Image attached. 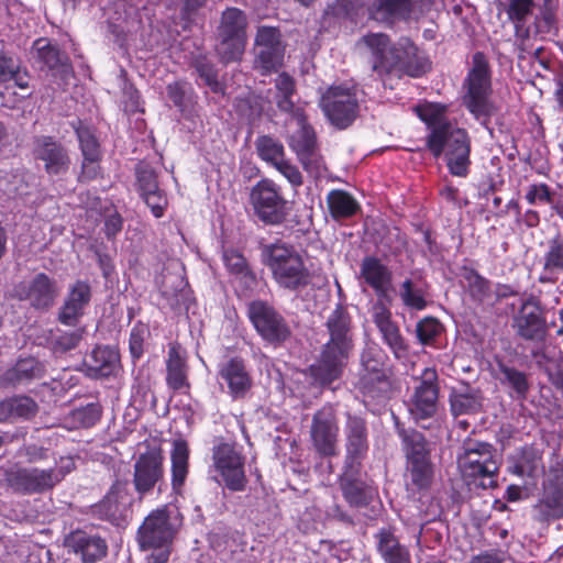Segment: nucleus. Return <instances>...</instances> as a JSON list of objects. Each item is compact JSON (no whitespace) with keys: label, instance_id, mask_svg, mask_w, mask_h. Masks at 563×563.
<instances>
[{"label":"nucleus","instance_id":"nucleus-1","mask_svg":"<svg viewBox=\"0 0 563 563\" xmlns=\"http://www.w3.org/2000/svg\"><path fill=\"white\" fill-rule=\"evenodd\" d=\"M417 115L429 129L427 146L438 158L443 153L450 173L464 177L470 166V140L465 130L454 126L446 118V106L426 102L415 107Z\"/></svg>","mask_w":563,"mask_h":563},{"label":"nucleus","instance_id":"nucleus-2","mask_svg":"<svg viewBox=\"0 0 563 563\" xmlns=\"http://www.w3.org/2000/svg\"><path fill=\"white\" fill-rule=\"evenodd\" d=\"M356 47L369 56L372 69L379 76L396 73L420 77L429 69L428 59L409 38L393 43L384 33H368L357 41Z\"/></svg>","mask_w":563,"mask_h":563},{"label":"nucleus","instance_id":"nucleus-3","mask_svg":"<svg viewBox=\"0 0 563 563\" xmlns=\"http://www.w3.org/2000/svg\"><path fill=\"white\" fill-rule=\"evenodd\" d=\"M327 328L330 340L325 343L319 361L309 368L313 383L321 386L340 377L353 346L351 319L344 307L338 306L331 312Z\"/></svg>","mask_w":563,"mask_h":563},{"label":"nucleus","instance_id":"nucleus-4","mask_svg":"<svg viewBox=\"0 0 563 563\" xmlns=\"http://www.w3.org/2000/svg\"><path fill=\"white\" fill-rule=\"evenodd\" d=\"M263 262L278 287L298 292L312 282V274L301 254L286 244H272L263 251Z\"/></svg>","mask_w":563,"mask_h":563},{"label":"nucleus","instance_id":"nucleus-5","mask_svg":"<svg viewBox=\"0 0 563 563\" xmlns=\"http://www.w3.org/2000/svg\"><path fill=\"white\" fill-rule=\"evenodd\" d=\"M179 526L178 511L168 506L153 510L139 528L137 541L142 550H152L148 563H166L170 544Z\"/></svg>","mask_w":563,"mask_h":563},{"label":"nucleus","instance_id":"nucleus-6","mask_svg":"<svg viewBox=\"0 0 563 563\" xmlns=\"http://www.w3.org/2000/svg\"><path fill=\"white\" fill-rule=\"evenodd\" d=\"M463 102L468 111L482 123L496 113L497 107L490 99L492 81L487 59L484 54L473 56L472 68L464 82Z\"/></svg>","mask_w":563,"mask_h":563},{"label":"nucleus","instance_id":"nucleus-7","mask_svg":"<svg viewBox=\"0 0 563 563\" xmlns=\"http://www.w3.org/2000/svg\"><path fill=\"white\" fill-rule=\"evenodd\" d=\"M288 144L297 154L305 169L312 175H320L323 162L317 152L316 136L310 125L307 124V118L300 108L290 113L287 121Z\"/></svg>","mask_w":563,"mask_h":563},{"label":"nucleus","instance_id":"nucleus-8","mask_svg":"<svg viewBox=\"0 0 563 563\" xmlns=\"http://www.w3.org/2000/svg\"><path fill=\"white\" fill-rule=\"evenodd\" d=\"M246 26L247 19L242 10L228 8L223 11L218 27L219 43L217 45V53L223 63L241 59L247 41Z\"/></svg>","mask_w":563,"mask_h":563},{"label":"nucleus","instance_id":"nucleus-9","mask_svg":"<svg viewBox=\"0 0 563 563\" xmlns=\"http://www.w3.org/2000/svg\"><path fill=\"white\" fill-rule=\"evenodd\" d=\"M457 466L463 478L471 483L477 479H489L498 472L495 450L485 442L467 440L457 455Z\"/></svg>","mask_w":563,"mask_h":563},{"label":"nucleus","instance_id":"nucleus-10","mask_svg":"<svg viewBox=\"0 0 563 563\" xmlns=\"http://www.w3.org/2000/svg\"><path fill=\"white\" fill-rule=\"evenodd\" d=\"M320 107L332 125L345 129L353 123L357 115L356 90L347 85L331 86L321 96Z\"/></svg>","mask_w":563,"mask_h":563},{"label":"nucleus","instance_id":"nucleus-11","mask_svg":"<svg viewBox=\"0 0 563 563\" xmlns=\"http://www.w3.org/2000/svg\"><path fill=\"white\" fill-rule=\"evenodd\" d=\"M251 202L257 217L268 224L282 223L289 212L282 188L271 179H262L253 187Z\"/></svg>","mask_w":563,"mask_h":563},{"label":"nucleus","instance_id":"nucleus-12","mask_svg":"<svg viewBox=\"0 0 563 563\" xmlns=\"http://www.w3.org/2000/svg\"><path fill=\"white\" fill-rule=\"evenodd\" d=\"M212 467L217 473L214 479L223 483L230 490L241 492L246 484L244 457L229 443L213 448Z\"/></svg>","mask_w":563,"mask_h":563},{"label":"nucleus","instance_id":"nucleus-13","mask_svg":"<svg viewBox=\"0 0 563 563\" xmlns=\"http://www.w3.org/2000/svg\"><path fill=\"white\" fill-rule=\"evenodd\" d=\"M339 419L331 406H324L312 417L310 439L316 452L322 456L339 453Z\"/></svg>","mask_w":563,"mask_h":563},{"label":"nucleus","instance_id":"nucleus-14","mask_svg":"<svg viewBox=\"0 0 563 563\" xmlns=\"http://www.w3.org/2000/svg\"><path fill=\"white\" fill-rule=\"evenodd\" d=\"M247 316L257 333L269 343H280L290 333L284 318L265 301H252L247 307Z\"/></svg>","mask_w":563,"mask_h":563},{"label":"nucleus","instance_id":"nucleus-15","mask_svg":"<svg viewBox=\"0 0 563 563\" xmlns=\"http://www.w3.org/2000/svg\"><path fill=\"white\" fill-rule=\"evenodd\" d=\"M163 452L157 446L148 448L139 455L134 464L133 483L140 495L152 490L163 478Z\"/></svg>","mask_w":563,"mask_h":563},{"label":"nucleus","instance_id":"nucleus-16","mask_svg":"<svg viewBox=\"0 0 563 563\" xmlns=\"http://www.w3.org/2000/svg\"><path fill=\"white\" fill-rule=\"evenodd\" d=\"M7 481L16 492L24 494H42L58 484V475L48 468L21 467L8 473Z\"/></svg>","mask_w":563,"mask_h":563},{"label":"nucleus","instance_id":"nucleus-17","mask_svg":"<svg viewBox=\"0 0 563 563\" xmlns=\"http://www.w3.org/2000/svg\"><path fill=\"white\" fill-rule=\"evenodd\" d=\"M435 382L437 372L433 368H424L421 382L416 386L409 405V411L415 419H424L435 412L438 400Z\"/></svg>","mask_w":563,"mask_h":563},{"label":"nucleus","instance_id":"nucleus-18","mask_svg":"<svg viewBox=\"0 0 563 563\" xmlns=\"http://www.w3.org/2000/svg\"><path fill=\"white\" fill-rule=\"evenodd\" d=\"M21 300H29L35 308H48L58 295L56 282L44 273L36 274L29 283H21L15 288Z\"/></svg>","mask_w":563,"mask_h":563},{"label":"nucleus","instance_id":"nucleus-19","mask_svg":"<svg viewBox=\"0 0 563 563\" xmlns=\"http://www.w3.org/2000/svg\"><path fill=\"white\" fill-rule=\"evenodd\" d=\"M34 157L44 164L49 175H58L69 167V157L65 148L51 136H38L34 141Z\"/></svg>","mask_w":563,"mask_h":563},{"label":"nucleus","instance_id":"nucleus-20","mask_svg":"<svg viewBox=\"0 0 563 563\" xmlns=\"http://www.w3.org/2000/svg\"><path fill=\"white\" fill-rule=\"evenodd\" d=\"M219 377L227 384L229 394L234 399L244 398L252 387V378L244 361L238 356L219 365Z\"/></svg>","mask_w":563,"mask_h":563},{"label":"nucleus","instance_id":"nucleus-21","mask_svg":"<svg viewBox=\"0 0 563 563\" xmlns=\"http://www.w3.org/2000/svg\"><path fill=\"white\" fill-rule=\"evenodd\" d=\"M538 506L548 518L563 517V468L550 471Z\"/></svg>","mask_w":563,"mask_h":563},{"label":"nucleus","instance_id":"nucleus-22","mask_svg":"<svg viewBox=\"0 0 563 563\" xmlns=\"http://www.w3.org/2000/svg\"><path fill=\"white\" fill-rule=\"evenodd\" d=\"M515 327L520 336L527 340H541L545 334V320L539 303L534 299L522 302L515 317Z\"/></svg>","mask_w":563,"mask_h":563},{"label":"nucleus","instance_id":"nucleus-23","mask_svg":"<svg viewBox=\"0 0 563 563\" xmlns=\"http://www.w3.org/2000/svg\"><path fill=\"white\" fill-rule=\"evenodd\" d=\"M91 298L90 286L81 280L70 286L65 302L59 311V321L66 325H75L84 314V309Z\"/></svg>","mask_w":563,"mask_h":563},{"label":"nucleus","instance_id":"nucleus-24","mask_svg":"<svg viewBox=\"0 0 563 563\" xmlns=\"http://www.w3.org/2000/svg\"><path fill=\"white\" fill-rule=\"evenodd\" d=\"M361 364L360 387L364 394H369L375 383L385 384L384 354L379 349L367 346L362 353Z\"/></svg>","mask_w":563,"mask_h":563},{"label":"nucleus","instance_id":"nucleus-25","mask_svg":"<svg viewBox=\"0 0 563 563\" xmlns=\"http://www.w3.org/2000/svg\"><path fill=\"white\" fill-rule=\"evenodd\" d=\"M361 277L378 297L387 296L391 287V273L378 258L367 256L362 261Z\"/></svg>","mask_w":563,"mask_h":563},{"label":"nucleus","instance_id":"nucleus-26","mask_svg":"<svg viewBox=\"0 0 563 563\" xmlns=\"http://www.w3.org/2000/svg\"><path fill=\"white\" fill-rule=\"evenodd\" d=\"M119 365V353L110 346H97L85 358L88 375L92 377L110 376L118 371Z\"/></svg>","mask_w":563,"mask_h":563},{"label":"nucleus","instance_id":"nucleus-27","mask_svg":"<svg viewBox=\"0 0 563 563\" xmlns=\"http://www.w3.org/2000/svg\"><path fill=\"white\" fill-rule=\"evenodd\" d=\"M344 433L346 438L347 460H352L353 463L355 460L362 457L368 449L364 419L349 415Z\"/></svg>","mask_w":563,"mask_h":563},{"label":"nucleus","instance_id":"nucleus-28","mask_svg":"<svg viewBox=\"0 0 563 563\" xmlns=\"http://www.w3.org/2000/svg\"><path fill=\"white\" fill-rule=\"evenodd\" d=\"M377 551L385 563H411L409 550L390 529L383 528L376 534Z\"/></svg>","mask_w":563,"mask_h":563},{"label":"nucleus","instance_id":"nucleus-29","mask_svg":"<svg viewBox=\"0 0 563 563\" xmlns=\"http://www.w3.org/2000/svg\"><path fill=\"white\" fill-rule=\"evenodd\" d=\"M27 85L26 74L20 70V65L16 60L4 54L3 43L0 42V97H4L10 88L19 87L25 89Z\"/></svg>","mask_w":563,"mask_h":563},{"label":"nucleus","instance_id":"nucleus-30","mask_svg":"<svg viewBox=\"0 0 563 563\" xmlns=\"http://www.w3.org/2000/svg\"><path fill=\"white\" fill-rule=\"evenodd\" d=\"M167 384L173 389L187 386L186 351L178 343H170L167 357Z\"/></svg>","mask_w":563,"mask_h":563},{"label":"nucleus","instance_id":"nucleus-31","mask_svg":"<svg viewBox=\"0 0 563 563\" xmlns=\"http://www.w3.org/2000/svg\"><path fill=\"white\" fill-rule=\"evenodd\" d=\"M412 5L413 0H375L369 8V15L379 22H390L395 19L407 18Z\"/></svg>","mask_w":563,"mask_h":563},{"label":"nucleus","instance_id":"nucleus-32","mask_svg":"<svg viewBox=\"0 0 563 563\" xmlns=\"http://www.w3.org/2000/svg\"><path fill=\"white\" fill-rule=\"evenodd\" d=\"M77 137L84 156L82 172L88 177H92L97 174L96 163L100 157L99 143L87 126H79L76 129Z\"/></svg>","mask_w":563,"mask_h":563},{"label":"nucleus","instance_id":"nucleus-33","mask_svg":"<svg viewBox=\"0 0 563 563\" xmlns=\"http://www.w3.org/2000/svg\"><path fill=\"white\" fill-rule=\"evenodd\" d=\"M563 274V241L552 239L543 255V271L540 275L541 283H554Z\"/></svg>","mask_w":563,"mask_h":563},{"label":"nucleus","instance_id":"nucleus-34","mask_svg":"<svg viewBox=\"0 0 563 563\" xmlns=\"http://www.w3.org/2000/svg\"><path fill=\"white\" fill-rule=\"evenodd\" d=\"M450 404L454 416L473 415L482 408V396L477 389L464 386L451 393Z\"/></svg>","mask_w":563,"mask_h":563},{"label":"nucleus","instance_id":"nucleus-35","mask_svg":"<svg viewBox=\"0 0 563 563\" xmlns=\"http://www.w3.org/2000/svg\"><path fill=\"white\" fill-rule=\"evenodd\" d=\"M340 485L345 500L353 507L364 506L373 497V489L364 482L354 478L350 470L341 476Z\"/></svg>","mask_w":563,"mask_h":563},{"label":"nucleus","instance_id":"nucleus-36","mask_svg":"<svg viewBox=\"0 0 563 563\" xmlns=\"http://www.w3.org/2000/svg\"><path fill=\"white\" fill-rule=\"evenodd\" d=\"M74 550L81 555L85 563H93L101 560L107 553V544L97 536L77 533L73 537Z\"/></svg>","mask_w":563,"mask_h":563},{"label":"nucleus","instance_id":"nucleus-37","mask_svg":"<svg viewBox=\"0 0 563 563\" xmlns=\"http://www.w3.org/2000/svg\"><path fill=\"white\" fill-rule=\"evenodd\" d=\"M189 451L187 443L183 440H176L172 450V483L173 487L179 488L185 483L188 473Z\"/></svg>","mask_w":563,"mask_h":563},{"label":"nucleus","instance_id":"nucleus-38","mask_svg":"<svg viewBox=\"0 0 563 563\" xmlns=\"http://www.w3.org/2000/svg\"><path fill=\"white\" fill-rule=\"evenodd\" d=\"M512 468L520 476H534L543 468L540 451L532 446L522 449L515 456Z\"/></svg>","mask_w":563,"mask_h":563},{"label":"nucleus","instance_id":"nucleus-39","mask_svg":"<svg viewBox=\"0 0 563 563\" xmlns=\"http://www.w3.org/2000/svg\"><path fill=\"white\" fill-rule=\"evenodd\" d=\"M330 212L333 218H349L356 213L358 203L344 190H332L327 197Z\"/></svg>","mask_w":563,"mask_h":563},{"label":"nucleus","instance_id":"nucleus-40","mask_svg":"<svg viewBox=\"0 0 563 563\" xmlns=\"http://www.w3.org/2000/svg\"><path fill=\"white\" fill-rule=\"evenodd\" d=\"M407 462L430 461L429 450L423 435L418 431L400 430Z\"/></svg>","mask_w":563,"mask_h":563},{"label":"nucleus","instance_id":"nucleus-41","mask_svg":"<svg viewBox=\"0 0 563 563\" xmlns=\"http://www.w3.org/2000/svg\"><path fill=\"white\" fill-rule=\"evenodd\" d=\"M44 365L33 357L18 361L13 368L5 373V379L12 383H21L42 377Z\"/></svg>","mask_w":563,"mask_h":563},{"label":"nucleus","instance_id":"nucleus-42","mask_svg":"<svg viewBox=\"0 0 563 563\" xmlns=\"http://www.w3.org/2000/svg\"><path fill=\"white\" fill-rule=\"evenodd\" d=\"M255 146L258 156L273 167L285 158L283 144L272 136L263 135L257 137Z\"/></svg>","mask_w":563,"mask_h":563},{"label":"nucleus","instance_id":"nucleus-43","mask_svg":"<svg viewBox=\"0 0 563 563\" xmlns=\"http://www.w3.org/2000/svg\"><path fill=\"white\" fill-rule=\"evenodd\" d=\"M36 410L35 402L29 397H15L7 399L0 404V420L7 417L32 416Z\"/></svg>","mask_w":563,"mask_h":563},{"label":"nucleus","instance_id":"nucleus-44","mask_svg":"<svg viewBox=\"0 0 563 563\" xmlns=\"http://www.w3.org/2000/svg\"><path fill=\"white\" fill-rule=\"evenodd\" d=\"M407 471L409 476L408 485H412L417 489L429 486L432 476L430 461L407 462Z\"/></svg>","mask_w":563,"mask_h":563},{"label":"nucleus","instance_id":"nucleus-45","mask_svg":"<svg viewBox=\"0 0 563 563\" xmlns=\"http://www.w3.org/2000/svg\"><path fill=\"white\" fill-rule=\"evenodd\" d=\"M463 286L466 287L477 300H482L488 292L489 286L487 279L482 277L474 269H464L462 275Z\"/></svg>","mask_w":563,"mask_h":563},{"label":"nucleus","instance_id":"nucleus-46","mask_svg":"<svg viewBox=\"0 0 563 563\" xmlns=\"http://www.w3.org/2000/svg\"><path fill=\"white\" fill-rule=\"evenodd\" d=\"M284 57L283 47L261 48L257 52L256 64L264 73L277 70Z\"/></svg>","mask_w":563,"mask_h":563},{"label":"nucleus","instance_id":"nucleus-47","mask_svg":"<svg viewBox=\"0 0 563 563\" xmlns=\"http://www.w3.org/2000/svg\"><path fill=\"white\" fill-rule=\"evenodd\" d=\"M400 298L402 302L411 309L422 310L426 307L422 289L415 286L409 279L405 280L401 285Z\"/></svg>","mask_w":563,"mask_h":563},{"label":"nucleus","instance_id":"nucleus-48","mask_svg":"<svg viewBox=\"0 0 563 563\" xmlns=\"http://www.w3.org/2000/svg\"><path fill=\"white\" fill-rule=\"evenodd\" d=\"M150 335L148 327L143 322H136L131 329L129 347L133 358H140L144 353V342Z\"/></svg>","mask_w":563,"mask_h":563},{"label":"nucleus","instance_id":"nucleus-49","mask_svg":"<svg viewBox=\"0 0 563 563\" xmlns=\"http://www.w3.org/2000/svg\"><path fill=\"white\" fill-rule=\"evenodd\" d=\"M276 88L282 93V98L277 102L278 108L283 111H289L292 113V111L296 110L292 101L290 100L294 92L292 78L285 73L279 74L276 78Z\"/></svg>","mask_w":563,"mask_h":563},{"label":"nucleus","instance_id":"nucleus-50","mask_svg":"<svg viewBox=\"0 0 563 563\" xmlns=\"http://www.w3.org/2000/svg\"><path fill=\"white\" fill-rule=\"evenodd\" d=\"M379 332L383 335L384 341L393 350L397 357L402 356L406 346L404 339L400 335L398 327L391 321L379 328Z\"/></svg>","mask_w":563,"mask_h":563},{"label":"nucleus","instance_id":"nucleus-51","mask_svg":"<svg viewBox=\"0 0 563 563\" xmlns=\"http://www.w3.org/2000/svg\"><path fill=\"white\" fill-rule=\"evenodd\" d=\"M442 325L434 318H424L417 324V336L422 344H430L441 333Z\"/></svg>","mask_w":563,"mask_h":563},{"label":"nucleus","instance_id":"nucleus-52","mask_svg":"<svg viewBox=\"0 0 563 563\" xmlns=\"http://www.w3.org/2000/svg\"><path fill=\"white\" fill-rule=\"evenodd\" d=\"M191 87L185 81L168 84L167 95L173 103L181 111L185 110L190 99Z\"/></svg>","mask_w":563,"mask_h":563},{"label":"nucleus","instance_id":"nucleus-53","mask_svg":"<svg viewBox=\"0 0 563 563\" xmlns=\"http://www.w3.org/2000/svg\"><path fill=\"white\" fill-rule=\"evenodd\" d=\"M255 43L258 49L271 47H283L280 44V33L276 27L261 26L257 30Z\"/></svg>","mask_w":563,"mask_h":563},{"label":"nucleus","instance_id":"nucleus-54","mask_svg":"<svg viewBox=\"0 0 563 563\" xmlns=\"http://www.w3.org/2000/svg\"><path fill=\"white\" fill-rule=\"evenodd\" d=\"M136 177L141 195L158 188L156 175L150 166L141 164L136 169Z\"/></svg>","mask_w":563,"mask_h":563},{"label":"nucleus","instance_id":"nucleus-55","mask_svg":"<svg viewBox=\"0 0 563 563\" xmlns=\"http://www.w3.org/2000/svg\"><path fill=\"white\" fill-rule=\"evenodd\" d=\"M145 201V203L151 208L153 214L156 218L163 216L164 210L167 206V199L159 188L146 191L141 195Z\"/></svg>","mask_w":563,"mask_h":563},{"label":"nucleus","instance_id":"nucleus-56","mask_svg":"<svg viewBox=\"0 0 563 563\" xmlns=\"http://www.w3.org/2000/svg\"><path fill=\"white\" fill-rule=\"evenodd\" d=\"M526 199L530 205L549 203L552 200V195L548 185L534 184L529 186Z\"/></svg>","mask_w":563,"mask_h":563},{"label":"nucleus","instance_id":"nucleus-57","mask_svg":"<svg viewBox=\"0 0 563 563\" xmlns=\"http://www.w3.org/2000/svg\"><path fill=\"white\" fill-rule=\"evenodd\" d=\"M531 5L532 0H507L506 10L510 20L520 22L530 12Z\"/></svg>","mask_w":563,"mask_h":563},{"label":"nucleus","instance_id":"nucleus-58","mask_svg":"<svg viewBox=\"0 0 563 563\" xmlns=\"http://www.w3.org/2000/svg\"><path fill=\"white\" fill-rule=\"evenodd\" d=\"M503 374L509 385L521 396L528 390V383L526 376L514 368L505 367L503 368Z\"/></svg>","mask_w":563,"mask_h":563},{"label":"nucleus","instance_id":"nucleus-59","mask_svg":"<svg viewBox=\"0 0 563 563\" xmlns=\"http://www.w3.org/2000/svg\"><path fill=\"white\" fill-rule=\"evenodd\" d=\"M274 167L290 183L291 186L299 187L302 184V176L299 169L286 158Z\"/></svg>","mask_w":563,"mask_h":563},{"label":"nucleus","instance_id":"nucleus-60","mask_svg":"<svg viewBox=\"0 0 563 563\" xmlns=\"http://www.w3.org/2000/svg\"><path fill=\"white\" fill-rule=\"evenodd\" d=\"M199 76L205 80L213 92H222V86L218 81L217 71L213 66L206 63H199L197 66Z\"/></svg>","mask_w":563,"mask_h":563},{"label":"nucleus","instance_id":"nucleus-61","mask_svg":"<svg viewBox=\"0 0 563 563\" xmlns=\"http://www.w3.org/2000/svg\"><path fill=\"white\" fill-rule=\"evenodd\" d=\"M223 261L227 268L233 274H242L246 267L244 257L234 250H225Z\"/></svg>","mask_w":563,"mask_h":563},{"label":"nucleus","instance_id":"nucleus-62","mask_svg":"<svg viewBox=\"0 0 563 563\" xmlns=\"http://www.w3.org/2000/svg\"><path fill=\"white\" fill-rule=\"evenodd\" d=\"M80 338L78 331L64 332L55 339V347L60 351L71 350L78 344Z\"/></svg>","mask_w":563,"mask_h":563},{"label":"nucleus","instance_id":"nucleus-63","mask_svg":"<svg viewBox=\"0 0 563 563\" xmlns=\"http://www.w3.org/2000/svg\"><path fill=\"white\" fill-rule=\"evenodd\" d=\"M164 279L165 280L162 285V294L167 298L176 296L177 292L185 286V282L180 276L174 277L166 275Z\"/></svg>","mask_w":563,"mask_h":563},{"label":"nucleus","instance_id":"nucleus-64","mask_svg":"<svg viewBox=\"0 0 563 563\" xmlns=\"http://www.w3.org/2000/svg\"><path fill=\"white\" fill-rule=\"evenodd\" d=\"M372 316L375 324L379 329L380 327L391 322V313L388 307L382 300H378L372 309Z\"/></svg>","mask_w":563,"mask_h":563}]
</instances>
